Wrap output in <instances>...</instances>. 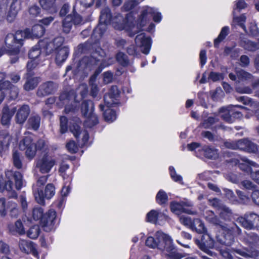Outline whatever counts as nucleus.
I'll list each match as a JSON object with an SVG mask.
<instances>
[{
    "mask_svg": "<svg viewBox=\"0 0 259 259\" xmlns=\"http://www.w3.org/2000/svg\"><path fill=\"white\" fill-rule=\"evenodd\" d=\"M157 202L160 205H163L167 203L168 201V196L165 191L160 190L156 196Z\"/></svg>",
    "mask_w": 259,
    "mask_h": 259,
    "instance_id": "nucleus-45",
    "label": "nucleus"
},
{
    "mask_svg": "<svg viewBox=\"0 0 259 259\" xmlns=\"http://www.w3.org/2000/svg\"><path fill=\"white\" fill-rule=\"evenodd\" d=\"M94 104L91 100H84L81 105V112L82 114L87 119L84 122L85 127H92L98 123V118L94 113Z\"/></svg>",
    "mask_w": 259,
    "mask_h": 259,
    "instance_id": "nucleus-6",
    "label": "nucleus"
},
{
    "mask_svg": "<svg viewBox=\"0 0 259 259\" xmlns=\"http://www.w3.org/2000/svg\"><path fill=\"white\" fill-rule=\"evenodd\" d=\"M29 34L30 32L28 29L24 31L18 30L15 34H8L5 39L6 47L8 50L14 53H19L20 48L23 45L24 39L28 38Z\"/></svg>",
    "mask_w": 259,
    "mask_h": 259,
    "instance_id": "nucleus-5",
    "label": "nucleus"
},
{
    "mask_svg": "<svg viewBox=\"0 0 259 259\" xmlns=\"http://www.w3.org/2000/svg\"><path fill=\"white\" fill-rule=\"evenodd\" d=\"M241 159L242 161L245 162V163H241L237 159H234V162L235 164H238V166L240 169L244 171H249L251 169V166L254 167H258L259 165L256 162L248 159L246 157H242Z\"/></svg>",
    "mask_w": 259,
    "mask_h": 259,
    "instance_id": "nucleus-30",
    "label": "nucleus"
},
{
    "mask_svg": "<svg viewBox=\"0 0 259 259\" xmlns=\"http://www.w3.org/2000/svg\"><path fill=\"white\" fill-rule=\"evenodd\" d=\"M20 250L27 254L32 253L35 257L38 256V253L35 248L34 244L28 240H20L19 242Z\"/></svg>",
    "mask_w": 259,
    "mask_h": 259,
    "instance_id": "nucleus-24",
    "label": "nucleus"
},
{
    "mask_svg": "<svg viewBox=\"0 0 259 259\" xmlns=\"http://www.w3.org/2000/svg\"><path fill=\"white\" fill-rule=\"evenodd\" d=\"M169 238V236L158 231L156 232L154 237H148L146 240L145 244L146 246L151 248L162 249L165 245Z\"/></svg>",
    "mask_w": 259,
    "mask_h": 259,
    "instance_id": "nucleus-11",
    "label": "nucleus"
},
{
    "mask_svg": "<svg viewBox=\"0 0 259 259\" xmlns=\"http://www.w3.org/2000/svg\"><path fill=\"white\" fill-rule=\"evenodd\" d=\"M229 32V28L228 26H224L222 28L219 36L214 40V47L218 48L219 44L223 41L228 35Z\"/></svg>",
    "mask_w": 259,
    "mask_h": 259,
    "instance_id": "nucleus-41",
    "label": "nucleus"
},
{
    "mask_svg": "<svg viewBox=\"0 0 259 259\" xmlns=\"http://www.w3.org/2000/svg\"><path fill=\"white\" fill-rule=\"evenodd\" d=\"M21 10V2L17 0L12 1L9 10L5 16L7 21L10 23L14 22Z\"/></svg>",
    "mask_w": 259,
    "mask_h": 259,
    "instance_id": "nucleus-21",
    "label": "nucleus"
},
{
    "mask_svg": "<svg viewBox=\"0 0 259 259\" xmlns=\"http://www.w3.org/2000/svg\"><path fill=\"white\" fill-rule=\"evenodd\" d=\"M169 170L171 179L176 182L183 184V178L182 176L177 174L175 168L173 166H170L169 167Z\"/></svg>",
    "mask_w": 259,
    "mask_h": 259,
    "instance_id": "nucleus-53",
    "label": "nucleus"
},
{
    "mask_svg": "<svg viewBox=\"0 0 259 259\" xmlns=\"http://www.w3.org/2000/svg\"><path fill=\"white\" fill-rule=\"evenodd\" d=\"M135 42L141 49L143 53L149 54L151 47V39L150 37H146L144 33H142L137 35L135 38Z\"/></svg>",
    "mask_w": 259,
    "mask_h": 259,
    "instance_id": "nucleus-19",
    "label": "nucleus"
},
{
    "mask_svg": "<svg viewBox=\"0 0 259 259\" xmlns=\"http://www.w3.org/2000/svg\"><path fill=\"white\" fill-rule=\"evenodd\" d=\"M6 177L7 181L4 180L2 177L0 178V191H6L9 193V197L16 198L17 194L13 190V181L15 182L16 188L20 190L23 184L22 176L19 171L10 170L6 172Z\"/></svg>",
    "mask_w": 259,
    "mask_h": 259,
    "instance_id": "nucleus-3",
    "label": "nucleus"
},
{
    "mask_svg": "<svg viewBox=\"0 0 259 259\" xmlns=\"http://www.w3.org/2000/svg\"><path fill=\"white\" fill-rule=\"evenodd\" d=\"M44 214V210L40 207H35L33 209L32 215L34 220H40Z\"/></svg>",
    "mask_w": 259,
    "mask_h": 259,
    "instance_id": "nucleus-61",
    "label": "nucleus"
},
{
    "mask_svg": "<svg viewBox=\"0 0 259 259\" xmlns=\"http://www.w3.org/2000/svg\"><path fill=\"white\" fill-rule=\"evenodd\" d=\"M70 131L76 139H78L80 135H81L82 136V140L83 144H84L88 142L89 138L88 132L86 130L81 131L80 126L78 124H73L72 126L70 127Z\"/></svg>",
    "mask_w": 259,
    "mask_h": 259,
    "instance_id": "nucleus-31",
    "label": "nucleus"
},
{
    "mask_svg": "<svg viewBox=\"0 0 259 259\" xmlns=\"http://www.w3.org/2000/svg\"><path fill=\"white\" fill-rule=\"evenodd\" d=\"M63 39L61 37H58L54 39V43L55 45H58L55 48L56 50V62L58 65H61L62 64L67 58L69 53V48L66 46L62 47Z\"/></svg>",
    "mask_w": 259,
    "mask_h": 259,
    "instance_id": "nucleus-13",
    "label": "nucleus"
},
{
    "mask_svg": "<svg viewBox=\"0 0 259 259\" xmlns=\"http://www.w3.org/2000/svg\"><path fill=\"white\" fill-rule=\"evenodd\" d=\"M234 21L237 23L238 25L240 26L245 32H246V27L244 24L246 20V17L244 15H241L239 17H235V14L233 15Z\"/></svg>",
    "mask_w": 259,
    "mask_h": 259,
    "instance_id": "nucleus-59",
    "label": "nucleus"
},
{
    "mask_svg": "<svg viewBox=\"0 0 259 259\" xmlns=\"http://www.w3.org/2000/svg\"><path fill=\"white\" fill-rule=\"evenodd\" d=\"M55 163V160L46 154L37 160L36 167L40 173L48 174L51 170Z\"/></svg>",
    "mask_w": 259,
    "mask_h": 259,
    "instance_id": "nucleus-15",
    "label": "nucleus"
},
{
    "mask_svg": "<svg viewBox=\"0 0 259 259\" xmlns=\"http://www.w3.org/2000/svg\"><path fill=\"white\" fill-rule=\"evenodd\" d=\"M56 218V212L54 209H50L43 214L40 224L45 232H49L55 230Z\"/></svg>",
    "mask_w": 259,
    "mask_h": 259,
    "instance_id": "nucleus-14",
    "label": "nucleus"
},
{
    "mask_svg": "<svg viewBox=\"0 0 259 259\" xmlns=\"http://www.w3.org/2000/svg\"><path fill=\"white\" fill-rule=\"evenodd\" d=\"M40 233V229L38 226L34 225L31 227L27 231V236L32 239L37 238Z\"/></svg>",
    "mask_w": 259,
    "mask_h": 259,
    "instance_id": "nucleus-48",
    "label": "nucleus"
},
{
    "mask_svg": "<svg viewBox=\"0 0 259 259\" xmlns=\"http://www.w3.org/2000/svg\"><path fill=\"white\" fill-rule=\"evenodd\" d=\"M50 175L40 177L35 184L32 186L33 194L36 202L44 205L45 199H50L55 194V188L52 183L48 184L44 191V186L47 182Z\"/></svg>",
    "mask_w": 259,
    "mask_h": 259,
    "instance_id": "nucleus-2",
    "label": "nucleus"
},
{
    "mask_svg": "<svg viewBox=\"0 0 259 259\" xmlns=\"http://www.w3.org/2000/svg\"><path fill=\"white\" fill-rule=\"evenodd\" d=\"M151 18H153L154 22L158 23L160 22L162 17L161 13L157 12L156 9L148 6L144 7L139 17L140 25L144 26L147 21L150 20Z\"/></svg>",
    "mask_w": 259,
    "mask_h": 259,
    "instance_id": "nucleus-10",
    "label": "nucleus"
},
{
    "mask_svg": "<svg viewBox=\"0 0 259 259\" xmlns=\"http://www.w3.org/2000/svg\"><path fill=\"white\" fill-rule=\"evenodd\" d=\"M40 124V117L37 114L31 115L27 122L26 126L28 129L36 131L38 129Z\"/></svg>",
    "mask_w": 259,
    "mask_h": 259,
    "instance_id": "nucleus-34",
    "label": "nucleus"
},
{
    "mask_svg": "<svg viewBox=\"0 0 259 259\" xmlns=\"http://www.w3.org/2000/svg\"><path fill=\"white\" fill-rule=\"evenodd\" d=\"M218 121L219 119L218 118L210 116L207 119H204L203 122L201 123L200 126L206 129L210 128L213 131H217L218 129L225 130L226 127L222 124L215 125L212 126L215 123Z\"/></svg>",
    "mask_w": 259,
    "mask_h": 259,
    "instance_id": "nucleus-27",
    "label": "nucleus"
},
{
    "mask_svg": "<svg viewBox=\"0 0 259 259\" xmlns=\"http://www.w3.org/2000/svg\"><path fill=\"white\" fill-rule=\"evenodd\" d=\"M220 217L225 221L230 220L231 219L232 212L228 207L224 205L219 210Z\"/></svg>",
    "mask_w": 259,
    "mask_h": 259,
    "instance_id": "nucleus-43",
    "label": "nucleus"
},
{
    "mask_svg": "<svg viewBox=\"0 0 259 259\" xmlns=\"http://www.w3.org/2000/svg\"><path fill=\"white\" fill-rule=\"evenodd\" d=\"M112 18L110 9L108 7L103 9L100 13L99 24L93 31L91 40L78 46V51L81 53H91L90 56L83 57L81 61L86 68L92 69L100 62L99 57L102 58L105 56V52L99 47V41L105 32Z\"/></svg>",
    "mask_w": 259,
    "mask_h": 259,
    "instance_id": "nucleus-1",
    "label": "nucleus"
},
{
    "mask_svg": "<svg viewBox=\"0 0 259 259\" xmlns=\"http://www.w3.org/2000/svg\"><path fill=\"white\" fill-rule=\"evenodd\" d=\"M28 12L32 18H35L40 16L41 9L37 5H33L29 8Z\"/></svg>",
    "mask_w": 259,
    "mask_h": 259,
    "instance_id": "nucleus-57",
    "label": "nucleus"
},
{
    "mask_svg": "<svg viewBox=\"0 0 259 259\" xmlns=\"http://www.w3.org/2000/svg\"><path fill=\"white\" fill-rule=\"evenodd\" d=\"M179 221L181 224L186 226H187L188 228L191 229L193 223V220H192L190 217H186L185 215H181L179 218Z\"/></svg>",
    "mask_w": 259,
    "mask_h": 259,
    "instance_id": "nucleus-55",
    "label": "nucleus"
},
{
    "mask_svg": "<svg viewBox=\"0 0 259 259\" xmlns=\"http://www.w3.org/2000/svg\"><path fill=\"white\" fill-rule=\"evenodd\" d=\"M16 107L10 109L7 106H5L2 110V116L1 118L2 124L4 125L9 124L11 119L16 112Z\"/></svg>",
    "mask_w": 259,
    "mask_h": 259,
    "instance_id": "nucleus-28",
    "label": "nucleus"
},
{
    "mask_svg": "<svg viewBox=\"0 0 259 259\" xmlns=\"http://www.w3.org/2000/svg\"><path fill=\"white\" fill-rule=\"evenodd\" d=\"M236 222L246 229H253L259 223V215L253 212H247L243 217L238 218Z\"/></svg>",
    "mask_w": 259,
    "mask_h": 259,
    "instance_id": "nucleus-9",
    "label": "nucleus"
},
{
    "mask_svg": "<svg viewBox=\"0 0 259 259\" xmlns=\"http://www.w3.org/2000/svg\"><path fill=\"white\" fill-rule=\"evenodd\" d=\"M236 100L244 105H250L252 107L257 108L259 106L258 102L254 101L252 99L245 96L236 97Z\"/></svg>",
    "mask_w": 259,
    "mask_h": 259,
    "instance_id": "nucleus-42",
    "label": "nucleus"
},
{
    "mask_svg": "<svg viewBox=\"0 0 259 259\" xmlns=\"http://www.w3.org/2000/svg\"><path fill=\"white\" fill-rule=\"evenodd\" d=\"M11 139V136L7 133L0 134V155L1 156L8 149Z\"/></svg>",
    "mask_w": 259,
    "mask_h": 259,
    "instance_id": "nucleus-32",
    "label": "nucleus"
},
{
    "mask_svg": "<svg viewBox=\"0 0 259 259\" xmlns=\"http://www.w3.org/2000/svg\"><path fill=\"white\" fill-rule=\"evenodd\" d=\"M164 247L167 259H181L185 256L183 253L178 251L170 238H169Z\"/></svg>",
    "mask_w": 259,
    "mask_h": 259,
    "instance_id": "nucleus-20",
    "label": "nucleus"
},
{
    "mask_svg": "<svg viewBox=\"0 0 259 259\" xmlns=\"http://www.w3.org/2000/svg\"><path fill=\"white\" fill-rule=\"evenodd\" d=\"M10 253L9 245L6 242L0 241V253L6 255H9Z\"/></svg>",
    "mask_w": 259,
    "mask_h": 259,
    "instance_id": "nucleus-63",
    "label": "nucleus"
},
{
    "mask_svg": "<svg viewBox=\"0 0 259 259\" xmlns=\"http://www.w3.org/2000/svg\"><path fill=\"white\" fill-rule=\"evenodd\" d=\"M23 156L17 150H13L12 153L13 163L15 167L20 169L22 166Z\"/></svg>",
    "mask_w": 259,
    "mask_h": 259,
    "instance_id": "nucleus-40",
    "label": "nucleus"
},
{
    "mask_svg": "<svg viewBox=\"0 0 259 259\" xmlns=\"http://www.w3.org/2000/svg\"><path fill=\"white\" fill-rule=\"evenodd\" d=\"M60 131L61 134H64L67 131V119L65 116H61L60 117Z\"/></svg>",
    "mask_w": 259,
    "mask_h": 259,
    "instance_id": "nucleus-62",
    "label": "nucleus"
},
{
    "mask_svg": "<svg viewBox=\"0 0 259 259\" xmlns=\"http://www.w3.org/2000/svg\"><path fill=\"white\" fill-rule=\"evenodd\" d=\"M33 72H26L25 74L26 80L23 88L26 92L33 90L40 81L39 77H33Z\"/></svg>",
    "mask_w": 259,
    "mask_h": 259,
    "instance_id": "nucleus-22",
    "label": "nucleus"
},
{
    "mask_svg": "<svg viewBox=\"0 0 259 259\" xmlns=\"http://www.w3.org/2000/svg\"><path fill=\"white\" fill-rule=\"evenodd\" d=\"M241 142L242 139L236 141H226L224 143V145L227 148L241 150Z\"/></svg>",
    "mask_w": 259,
    "mask_h": 259,
    "instance_id": "nucleus-49",
    "label": "nucleus"
},
{
    "mask_svg": "<svg viewBox=\"0 0 259 259\" xmlns=\"http://www.w3.org/2000/svg\"><path fill=\"white\" fill-rule=\"evenodd\" d=\"M138 5V3L136 0H128L124 3L121 7L122 11L127 12L133 9Z\"/></svg>",
    "mask_w": 259,
    "mask_h": 259,
    "instance_id": "nucleus-51",
    "label": "nucleus"
},
{
    "mask_svg": "<svg viewBox=\"0 0 259 259\" xmlns=\"http://www.w3.org/2000/svg\"><path fill=\"white\" fill-rule=\"evenodd\" d=\"M159 212L155 210H151L146 216L147 222L156 224L157 222Z\"/></svg>",
    "mask_w": 259,
    "mask_h": 259,
    "instance_id": "nucleus-50",
    "label": "nucleus"
},
{
    "mask_svg": "<svg viewBox=\"0 0 259 259\" xmlns=\"http://www.w3.org/2000/svg\"><path fill=\"white\" fill-rule=\"evenodd\" d=\"M246 244L252 247L255 246L259 242V236L255 233L249 232L246 233L244 238Z\"/></svg>",
    "mask_w": 259,
    "mask_h": 259,
    "instance_id": "nucleus-35",
    "label": "nucleus"
},
{
    "mask_svg": "<svg viewBox=\"0 0 259 259\" xmlns=\"http://www.w3.org/2000/svg\"><path fill=\"white\" fill-rule=\"evenodd\" d=\"M117 62L123 67L127 66L130 64L127 56L122 52H118L116 55Z\"/></svg>",
    "mask_w": 259,
    "mask_h": 259,
    "instance_id": "nucleus-46",
    "label": "nucleus"
},
{
    "mask_svg": "<svg viewBox=\"0 0 259 259\" xmlns=\"http://www.w3.org/2000/svg\"><path fill=\"white\" fill-rule=\"evenodd\" d=\"M241 145V150L253 153L259 152V146L247 139H242Z\"/></svg>",
    "mask_w": 259,
    "mask_h": 259,
    "instance_id": "nucleus-29",
    "label": "nucleus"
},
{
    "mask_svg": "<svg viewBox=\"0 0 259 259\" xmlns=\"http://www.w3.org/2000/svg\"><path fill=\"white\" fill-rule=\"evenodd\" d=\"M34 148L36 150H46L48 148L47 141L44 138L39 139Z\"/></svg>",
    "mask_w": 259,
    "mask_h": 259,
    "instance_id": "nucleus-54",
    "label": "nucleus"
},
{
    "mask_svg": "<svg viewBox=\"0 0 259 259\" xmlns=\"http://www.w3.org/2000/svg\"><path fill=\"white\" fill-rule=\"evenodd\" d=\"M39 2L42 9L51 13L56 11V0H39Z\"/></svg>",
    "mask_w": 259,
    "mask_h": 259,
    "instance_id": "nucleus-39",
    "label": "nucleus"
},
{
    "mask_svg": "<svg viewBox=\"0 0 259 259\" xmlns=\"http://www.w3.org/2000/svg\"><path fill=\"white\" fill-rule=\"evenodd\" d=\"M82 17L76 13L74 8H73L72 13L68 15L62 21V32L65 34L69 33L72 29L73 24L79 25L82 22Z\"/></svg>",
    "mask_w": 259,
    "mask_h": 259,
    "instance_id": "nucleus-12",
    "label": "nucleus"
},
{
    "mask_svg": "<svg viewBox=\"0 0 259 259\" xmlns=\"http://www.w3.org/2000/svg\"><path fill=\"white\" fill-rule=\"evenodd\" d=\"M40 54L41 51L39 47L35 46L30 50L28 56L30 59L36 60Z\"/></svg>",
    "mask_w": 259,
    "mask_h": 259,
    "instance_id": "nucleus-52",
    "label": "nucleus"
},
{
    "mask_svg": "<svg viewBox=\"0 0 259 259\" xmlns=\"http://www.w3.org/2000/svg\"><path fill=\"white\" fill-rule=\"evenodd\" d=\"M107 107L104 112V117L107 121L112 122L116 119V114L114 110L109 108L110 107Z\"/></svg>",
    "mask_w": 259,
    "mask_h": 259,
    "instance_id": "nucleus-44",
    "label": "nucleus"
},
{
    "mask_svg": "<svg viewBox=\"0 0 259 259\" xmlns=\"http://www.w3.org/2000/svg\"><path fill=\"white\" fill-rule=\"evenodd\" d=\"M32 138L31 136H25L20 142L19 147L21 150H26L25 154L29 159H32L36 154V149L32 143Z\"/></svg>",
    "mask_w": 259,
    "mask_h": 259,
    "instance_id": "nucleus-16",
    "label": "nucleus"
},
{
    "mask_svg": "<svg viewBox=\"0 0 259 259\" xmlns=\"http://www.w3.org/2000/svg\"><path fill=\"white\" fill-rule=\"evenodd\" d=\"M170 207L171 211L177 215H180L182 213L192 215L197 213L195 210H192L191 208H183L180 202L172 201L170 203Z\"/></svg>",
    "mask_w": 259,
    "mask_h": 259,
    "instance_id": "nucleus-25",
    "label": "nucleus"
},
{
    "mask_svg": "<svg viewBox=\"0 0 259 259\" xmlns=\"http://www.w3.org/2000/svg\"><path fill=\"white\" fill-rule=\"evenodd\" d=\"M237 77L240 80L247 79L251 78V74L242 69L237 70L236 71Z\"/></svg>",
    "mask_w": 259,
    "mask_h": 259,
    "instance_id": "nucleus-60",
    "label": "nucleus"
},
{
    "mask_svg": "<svg viewBox=\"0 0 259 259\" xmlns=\"http://www.w3.org/2000/svg\"><path fill=\"white\" fill-rule=\"evenodd\" d=\"M196 244L205 253L213 257L215 255V252L210 250L214 246V241L212 236L207 232L201 236L200 238L195 239Z\"/></svg>",
    "mask_w": 259,
    "mask_h": 259,
    "instance_id": "nucleus-7",
    "label": "nucleus"
},
{
    "mask_svg": "<svg viewBox=\"0 0 259 259\" xmlns=\"http://www.w3.org/2000/svg\"><path fill=\"white\" fill-rule=\"evenodd\" d=\"M236 108H245L240 105H230L227 107H222L219 109V112L222 113V118L228 123L233 122L236 119L241 118L242 114L236 110Z\"/></svg>",
    "mask_w": 259,
    "mask_h": 259,
    "instance_id": "nucleus-8",
    "label": "nucleus"
},
{
    "mask_svg": "<svg viewBox=\"0 0 259 259\" xmlns=\"http://www.w3.org/2000/svg\"><path fill=\"white\" fill-rule=\"evenodd\" d=\"M191 230L199 234H203L207 232V229L205 227L204 223L199 219H193Z\"/></svg>",
    "mask_w": 259,
    "mask_h": 259,
    "instance_id": "nucleus-37",
    "label": "nucleus"
},
{
    "mask_svg": "<svg viewBox=\"0 0 259 259\" xmlns=\"http://www.w3.org/2000/svg\"><path fill=\"white\" fill-rule=\"evenodd\" d=\"M201 152L208 159H215L218 157L217 150L212 147L205 146L202 148Z\"/></svg>",
    "mask_w": 259,
    "mask_h": 259,
    "instance_id": "nucleus-36",
    "label": "nucleus"
},
{
    "mask_svg": "<svg viewBox=\"0 0 259 259\" xmlns=\"http://www.w3.org/2000/svg\"><path fill=\"white\" fill-rule=\"evenodd\" d=\"M120 91L116 85L111 87L109 93L104 96V103L107 107H111L114 104L113 99H116L119 95Z\"/></svg>",
    "mask_w": 259,
    "mask_h": 259,
    "instance_id": "nucleus-26",
    "label": "nucleus"
},
{
    "mask_svg": "<svg viewBox=\"0 0 259 259\" xmlns=\"http://www.w3.org/2000/svg\"><path fill=\"white\" fill-rule=\"evenodd\" d=\"M219 227L222 232L221 235L216 236V239L222 245L231 246L234 242V236L241 233V229L235 223L230 225L223 223Z\"/></svg>",
    "mask_w": 259,
    "mask_h": 259,
    "instance_id": "nucleus-4",
    "label": "nucleus"
},
{
    "mask_svg": "<svg viewBox=\"0 0 259 259\" xmlns=\"http://www.w3.org/2000/svg\"><path fill=\"white\" fill-rule=\"evenodd\" d=\"M16 107L17 108L15 116L16 122L18 124H22L25 122L30 114V110L29 106L24 104L19 106L18 108L17 107Z\"/></svg>",
    "mask_w": 259,
    "mask_h": 259,
    "instance_id": "nucleus-23",
    "label": "nucleus"
},
{
    "mask_svg": "<svg viewBox=\"0 0 259 259\" xmlns=\"http://www.w3.org/2000/svg\"><path fill=\"white\" fill-rule=\"evenodd\" d=\"M231 250L233 255L238 258H239L238 256H240L245 258L259 259V251L257 250L250 252L247 248L241 246L232 247Z\"/></svg>",
    "mask_w": 259,
    "mask_h": 259,
    "instance_id": "nucleus-18",
    "label": "nucleus"
},
{
    "mask_svg": "<svg viewBox=\"0 0 259 259\" xmlns=\"http://www.w3.org/2000/svg\"><path fill=\"white\" fill-rule=\"evenodd\" d=\"M203 215L208 222L216 227H219L224 223L211 210H206L204 212Z\"/></svg>",
    "mask_w": 259,
    "mask_h": 259,
    "instance_id": "nucleus-33",
    "label": "nucleus"
},
{
    "mask_svg": "<svg viewBox=\"0 0 259 259\" xmlns=\"http://www.w3.org/2000/svg\"><path fill=\"white\" fill-rule=\"evenodd\" d=\"M10 232L13 235H22L25 234V230L23 224L20 220L16 222L15 225L9 226Z\"/></svg>",
    "mask_w": 259,
    "mask_h": 259,
    "instance_id": "nucleus-38",
    "label": "nucleus"
},
{
    "mask_svg": "<svg viewBox=\"0 0 259 259\" xmlns=\"http://www.w3.org/2000/svg\"><path fill=\"white\" fill-rule=\"evenodd\" d=\"M45 32V28L39 24L35 25L32 27V33L33 36L36 37H41Z\"/></svg>",
    "mask_w": 259,
    "mask_h": 259,
    "instance_id": "nucleus-47",
    "label": "nucleus"
},
{
    "mask_svg": "<svg viewBox=\"0 0 259 259\" xmlns=\"http://www.w3.org/2000/svg\"><path fill=\"white\" fill-rule=\"evenodd\" d=\"M95 0H76V5L73 7V8L75 9L78 5L82 6L84 8H87L91 7ZM75 10V9H74Z\"/></svg>",
    "mask_w": 259,
    "mask_h": 259,
    "instance_id": "nucleus-58",
    "label": "nucleus"
},
{
    "mask_svg": "<svg viewBox=\"0 0 259 259\" xmlns=\"http://www.w3.org/2000/svg\"><path fill=\"white\" fill-rule=\"evenodd\" d=\"M58 89L57 83L48 81L41 83L38 88L36 95L38 97H45L54 94Z\"/></svg>",
    "mask_w": 259,
    "mask_h": 259,
    "instance_id": "nucleus-17",
    "label": "nucleus"
},
{
    "mask_svg": "<svg viewBox=\"0 0 259 259\" xmlns=\"http://www.w3.org/2000/svg\"><path fill=\"white\" fill-rule=\"evenodd\" d=\"M9 91V98L10 99L15 100L18 98L19 93V89L16 85L12 84Z\"/></svg>",
    "mask_w": 259,
    "mask_h": 259,
    "instance_id": "nucleus-56",
    "label": "nucleus"
},
{
    "mask_svg": "<svg viewBox=\"0 0 259 259\" xmlns=\"http://www.w3.org/2000/svg\"><path fill=\"white\" fill-rule=\"evenodd\" d=\"M247 7V4L244 0H238L236 4V7L234 8L233 12V15H235L237 11L239 12L241 9H244Z\"/></svg>",
    "mask_w": 259,
    "mask_h": 259,
    "instance_id": "nucleus-64",
    "label": "nucleus"
}]
</instances>
